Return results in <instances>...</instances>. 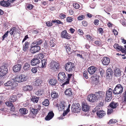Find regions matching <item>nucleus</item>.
Wrapping results in <instances>:
<instances>
[{"label":"nucleus","mask_w":126,"mask_h":126,"mask_svg":"<svg viewBox=\"0 0 126 126\" xmlns=\"http://www.w3.org/2000/svg\"><path fill=\"white\" fill-rule=\"evenodd\" d=\"M78 33L80 35H82L84 34V32L82 31L81 29H79L78 31Z\"/></svg>","instance_id":"nucleus-64"},{"label":"nucleus","mask_w":126,"mask_h":126,"mask_svg":"<svg viewBox=\"0 0 126 126\" xmlns=\"http://www.w3.org/2000/svg\"><path fill=\"white\" fill-rule=\"evenodd\" d=\"M24 89L26 91L31 90L32 89V87L31 86L28 85L25 86L24 88Z\"/></svg>","instance_id":"nucleus-40"},{"label":"nucleus","mask_w":126,"mask_h":126,"mask_svg":"<svg viewBox=\"0 0 126 126\" xmlns=\"http://www.w3.org/2000/svg\"><path fill=\"white\" fill-rule=\"evenodd\" d=\"M69 111V109L67 108L66 110L64 111L63 114V116H64L66 115Z\"/></svg>","instance_id":"nucleus-62"},{"label":"nucleus","mask_w":126,"mask_h":126,"mask_svg":"<svg viewBox=\"0 0 126 126\" xmlns=\"http://www.w3.org/2000/svg\"><path fill=\"white\" fill-rule=\"evenodd\" d=\"M19 111L22 115H23L27 114L28 112V110L26 108H22L19 110Z\"/></svg>","instance_id":"nucleus-30"},{"label":"nucleus","mask_w":126,"mask_h":126,"mask_svg":"<svg viewBox=\"0 0 126 126\" xmlns=\"http://www.w3.org/2000/svg\"><path fill=\"white\" fill-rule=\"evenodd\" d=\"M49 44L51 47H54L56 45V42L55 39H53V38H50L49 40Z\"/></svg>","instance_id":"nucleus-28"},{"label":"nucleus","mask_w":126,"mask_h":126,"mask_svg":"<svg viewBox=\"0 0 126 126\" xmlns=\"http://www.w3.org/2000/svg\"><path fill=\"white\" fill-rule=\"evenodd\" d=\"M42 103L43 105L45 106H47L49 104V100L47 99H46Z\"/></svg>","instance_id":"nucleus-45"},{"label":"nucleus","mask_w":126,"mask_h":126,"mask_svg":"<svg viewBox=\"0 0 126 126\" xmlns=\"http://www.w3.org/2000/svg\"><path fill=\"white\" fill-rule=\"evenodd\" d=\"M18 30L15 27H14L11 28L9 32L10 33L11 35H14L18 33Z\"/></svg>","instance_id":"nucleus-14"},{"label":"nucleus","mask_w":126,"mask_h":126,"mask_svg":"<svg viewBox=\"0 0 126 126\" xmlns=\"http://www.w3.org/2000/svg\"><path fill=\"white\" fill-rule=\"evenodd\" d=\"M27 79V77L22 75L19 76H17L15 78L14 80L15 81L20 82L24 81H26Z\"/></svg>","instance_id":"nucleus-5"},{"label":"nucleus","mask_w":126,"mask_h":126,"mask_svg":"<svg viewBox=\"0 0 126 126\" xmlns=\"http://www.w3.org/2000/svg\"><path fill=\"white\" fill-rule=\"evenodd\" d=\"M37 71V70L36 67H33L31 69L32 72L34 73H36Z\"/></svg>","instance_id":"nucleus-60"},{"label":"nucleus","mask_w":126,"mask_h":126,"mask_svg":"<svg viewBox=\"0 0 126 126\" xmlns=\"http://www.w3.org/2000/svg\"><path fill=\"white\" fill-rule=\"evenodd\" d=\"M114 75L116 77H119L121 76L122 75L120 70L118 68H116L114 70Z\"/></svg>","instance_id":"nucleus-22"},{"label":"nucleus","mask_w":126,"mask_h":126,"mask_svg":"<svg viewBox=\"0 0 126 126\" xmlns=\"http://www.w3.org/2000/svg\"><path fill=\"white\" fill-rule=\"evenodd\" d=\"M82 110L85 111H87L89 110L90 107L86 103H83L82 105Z\"/></svg>","instance_id":"nucleus-20"},{"label":"nucleus","mask_w":126,"mask_h":126,"mask_svg":"<svg viewBox=\"0 0 126 126\" xmlns=\"http://www.w3.org/2000/svg\"><path fill=\"white\" fill-rule=\"evenodd\" d=\"M87 99L90 102H94L97 101L98 99L95 94H91L89 95L87 97Z\"/></svg>","instance_id":"nucleus-10"},{"label":"nucleus","mask_w":126,"mask_h":126,"mask_svg":"<svg viewBox=\"0 0 126 126\" xmlns=\"http://www.w3.org/2000/svg\"><path fill=\"white\" fill-rule=\"evenodd\" d=\"M1 5L4 7H9L10 6V4L8 3V1H6L4 0L1 1L0 2Z\"/></svg>","instance_id":"nucleus-25"},{"label":"nucleus","mask_w":126,"mask_h":126,"mask_svg":"<svg viewBox=\"0 0 126 126\" xmlns=\"http://www.w3.org/2000/svg\"><path fill=\"white\" fill-rule=\"evenodd\" d=\"M51 96L52 98H55L58 97V94L56 92L53 91L51 92Z\"/></svg>","instance_id":"nucleus-38"},{"label":"nucleus","mask_w":126,"mask_h":126,"mask_svg":"<svg viewBox=\"0 0 126 126\" xmlns=\"http://www.w3.org/2000/svg\"><path fill=\"white\" fill-rule=\"evenodd\" d=\"M53 22H50V21H48L46 22V24L47 26L48 27H50L52 26L53 25Z\"/></svg>","instance_id":"nucleus-59"},{"label":"nucleus","mask_w":126,"mask_h":126,"mask_svg":"<svg viewBox=\"0 0 126 126\" xmlns=\"http://www.w3.org/2000/svg\"><path fill=\"white\" fill-rule=\"evenodd\" d=\"M21 68V65L20 64H17L13 66V69L14 72H17L20 71Z\"/></svg>","instance_id":"nucleus-12"},{"label":"nucleus","mask_w":126,"mask_h":126,"mask_svg":"<svg viewBox=\"0 0 126 126\" xmlns=\"http://www.w3.org/2000/svg\"><path fill=\"white\" fill-rule=\"evenodd\" d=\"M49 68L52 72H55L59 70L60 65L58 62L52 60L49 65Z\"/></svg>","instance_id":"nucleus-1"},{"label":"nucleus","mask_w":126,"mask_h":126,"mask_svg":"<svg viewBox=\"0 0 126 126\" xmlns=\"http://www.w3.org/2000/svg\"><path fill=\"white\" fill-rule=\"evenodd\" d=\"M35 94L38 96H40L42 95L41 91L40 90L36 91L35 92Z\"/></svg>","instance_id":"nucleus-55"},{"label":"nucleus","mask_w":126,"mask_h":126,"mask_svg":"<svg viewBox=\"0 0 126 126\" xmlns=\"http://www.w3.org/2000/svg\"><path fill=\"white\" fill-rule=\"evenodd\" d=\"M61 36L62 38H65L67 39H70L71 38L70 34L67 32L66 30L63 31L61 33Z\"/></svg>","instance_id":"nucleus-11"},{"label":"nucleus","mask_w":126,"mask_h":126,"mask_svg":"<svg viewBox=\"0 0 126 126\" xmlns=\"http://www.w3.org/2000/svg\"><path fill=\"white\" fill-rule=\"evenodd\" d=\"M27 8L29 10L32 9L34 7V6L31 4L27 3L26 5Z\"/></svg>","instance_id":"nucleus-47"},{"label":"nucleus","mask_w":126,"mask_h":126,"mask_svg":"<svg viewBox=\"0 0 126 126\" xmlns=\"http://www.w3.org/2000/svg\"><path fill=\"white\" fill-rule=\"evenodd\" d=\"M94 43L96 45L98 46L101 47L102 46L101 42L97 40L95 41L94 42Z\"/></svg>","instance_id":"nucleus-48"},{"label":"nucleus","mask_w":126,"mask_h":126,"mask_svg":"<svg viewBox=\"0 0 126 126\" xmlns=\"http://www.w3.org/2000/svg\"><path fill=\"white\" fill-rule=\"evenodd\" d=\"M97 70L96 67L94 66H92L88 68V71L90 74H94Z\"/></svg>","instance_id":"nucleus-17"},{"label":"nucleus","mask_w":126,"mask_h":126,"mask_svg":"<svg viewBox=\"0 0 126 126\" xmlns=\"http://www.w3.org/2000/svg\"><path fill=\"white\" fill-rule=\"evenodd\" d=\"M42 82L41 79H37L34 82V85L36 86H39L41 84Z\"/></svg>","instance_id":"nucleus-27"},{"label":"nucleus","mask_w":126,"mask_h":126,"mask_svg":"<svg viewBox=\"0 0 126 126\" xmlns=\"http://www.w3.org/2000/svg\"><path fill=\"white\" fill-rule=\"evenodd\" d=\"M74 19L71 17H67L66 18V20L67 22H71Z\"/></svg>","instance_id":"nucleus-53"},{"label":"nucleus","mask_w":126,"mask_h":126,"mask_svg":"<svg viewBox=\"0 0 126 126\" xmlns=\"http://www.w3.org/2000/svg\"><path fill=\"white\" fill-rule=\"evenodd\" d=\"M16 99L17 97L16 95L10 96L9 98V101L11 102L16 101Z\"/></svg>","instance_id":"nucleus-37"},{"label":"nucleus","mask_w":126,"mask_h":126,"mask_svg":"<svg viewBox=\"0 0 126 126\" xmlns=\"http://www.w3.org/2000/svg\"><path fill=\"white\" fill-rule=\"evenodd\" d=\"M72 90L71 88L67 89L64 92V94L66 95L70 96L72 94Z\"/></svg>","instance_id":"nucleus-24"},{"label":"nucleus","mask_w":126,"mask_h":126,"mask_svg":"<svg viewBox=\"0 0 126 126\" xmlns=\"http://www.w3.org/2000/svg\"><path fill=\"white\" fill-rule=\"evenodd\" d=\"M118 51H120L123 53H124L126 54V50L124 49V48H123V47L121 46H119V47L116 49Z\"/></svg>","instance_id":"nucleus-33"},{"label":"nucleus","mask_w":126,"mask_h":126,"mask_svg":"<svg viewBox=\"0 0 126 126\" xmlns=\"http://www.w3.org/2000/svg\"><path fill=\"white\" fill-rule=\"evenodd\" d=\"M64 103V102L62 101L59 104L58 107V109L59 110H63L64 109L65 107Z\"/></svg>","instance_id":"nucleus-26"},{"label":"nucleus","mask_w":126,"mask_h":126,"mask_svg":"<svg viewBox=\"0 0 126 126\" xmlns=\"http://www.w3.org/2000/svg\"><path fill=\"white\" fill-rule=\"evenodd\" d=\"M31 46L30 51L32 53H34L38 52L40 49V46L33 43L32 44Z\"/></svg>","instance_id":"nucleus-9"},{"label":"nucleus","mask_w":126,"mask_h":126,"mask_svg":"<svg viewBox=\"0 0 126 126\" xmlns=\"http://www.w3.org/2000/svg\"><path fill=\"white\" fill-rule=\"evenodd\" d=\"M38 107L37 109L32 108L31 110V112L29 115L30 116L34 118L37 114L38 111L40 110L41 109L40 106L38 105Z\"/></svg>","instance_id":"nucleus-6"},{"label":"nucleus","mask_w":126,"mask_h":126,"mask_svg":"<svg viewBox=\"0 0 126 126\" xmlns=\"http://www.w3.org/2000/svg\"><path fill=\"white\" fill-rule=\"evenodd\" d=\"M119 106L118 102H116L114 101H112L109 105L110 107L113 109L116 108Z\"/></svg>","instance_id":"nucleus-21"},{"label":"nucleus","mask_w":126,"mask_h":126,"mask_svg":"<svg viewBox=\"0 0 126 126\" xmlns=\"http://www.w3.org/2000/svg\"><path fill=\"white\" fill-rule=\"evenodd\" d=\"M64 67L65 70L69 72H74L75 69L74 64L70 62H68L65 65Z\"/></svg>","instance_id":"nucleus-2"},{"label":"nucleus","mask_w":126,"mask_h":126,"mask_svg":"<svg viewBox=\"0 0 126 126\" xmlns=\"http://www.w3.org/2000/svg\"><path fill=\"white\" fill-rule=\"evenodd\" d=\"M112 71L111 69H108L107 70V73L106 74V77L107 78L110 79L111 78L112 75L111 72Z\"/></svg>","instance_id":"nucleus-23"},{"label":"nucleus","mask_w":126,"mask_h":126,"mask_svg":"<svg viewBox=\"0 0 126 126\" xmlns=\"http://www.w3.org/2000/svg\"><path fill=\"white\" fill-rule=\"evenodd\" d=\"M52 22L53 23H57L58 24H61L62 25L63 24V23L60 20H58L55 19L52 20Z\"/></svg>","instance_id":"nucleus-44"},{"label":"nucleus","mask_w":126,"mask_h":126,"mask_svg":"<svg viewBox=\"0 0 126 126\" xmlns=\"http://www.w3.org/2000/svg\"><path fill=\"white\" fill-rule=\"evenodd\" d=\"M112 96L106 95L105 97V101L107 102H110L111 99V97Z\"/></svg>","instance_id":"nucleus-43"},{"label":"nucleus","mask_w":126,"mask_h":126,"mask_svg":"<svg viewBox=\"0 0 126 126\" xmlns=\"http://www.w3.org/2000/svg\"><path fill=\"white\" fill-rule=\"evenodd\" d=\"M41 67L42 68L45 67L47 64V60L46 59H43L41 60Z\"/></svg>","instance_id":"nucleus-35"},{"label":"nucleus","mask_w":126,"mask_h":126,"mask_svg":"<svg viewBox=\"0 0 126 126\" xmlns=\"http://www.w3.org/2000/svg\"><path fill=\"white\" fill-rule=\"evenodd\" d=\"M117 122V121L115 119H112L110 120L109 122L108 123V124L111 125L113 124H115Z\"/></svg>","instance_id":"nucleus-41"},{"label":"nucleus","mask_w":126,"mask_h":126,"mask_svg":"<svg viewBox=\"0 0 126 126\" xmlns=\"http://www.w3.org/2000/svg\"><path fill=\"white\" fill-rule=\"evenodd\" d=\"M97 31L99 33L102 34L104 33V31L103 29L100 27H99L97 28Z\"/></svg>","instance_id":"nucleus-49"},{"label":"nucleus","mask_w":126,"mask_h":126,"mask_svg":"<svg viewBox=\"0 0 126 126\" xmlns=\"http://www.w3.org/2000/svg\"><path fill=\"white\" fill-rule=\"evenodd\" d=\"M95 94L98 100H103V101L104 100L105 95L104 92L98 91V92H95Z\"/></svg>","instance_id":"nucleus-4"},{"label":"nucleus","mask_w":126,"mask_h":126,"mask_svg":"<svg viewBox=\"0 0 126 126\" xmlns=\"http://www.w3.org/2000/svg\"><path fill=\"white\" fill-rule=\"evenodd\" d=\"M58 80L62 82L66 81V79H67V77L64 72H61L59 73L58 75Z\"/></svg>","instance_id":"nucleus-8"},{"label":"nucleus","mask_w":126,"mask_h":126,"mask_svg":"<svg viewBox=\"0 0 126 126\" xmlns=\"http://www.w3.org/2000/svg\"><path fill=\"white\" fill-rule=\"evenodd\" d=\"M101 61L103 64L104 65H108L110 62V59L108 57H104L102 59Z\"/></svg>","instance_id":"nucleus-15"},{"label":"nucleus","mask_w":126,"mask_h":126,"mask_svg":"<svg viewBox=\"0 0 126 126\" xmlns=\"http://www.w3.org/2000/svg\"><path fill=\"white\" fill-rule=\"evenodd\" d=\"M9 32V31H7L5 34L3 35L2 37V41L5 38L7 37Z\"/></svg>","instance_id":"nucleus-56"},{"label":"nucleus","mask_w":126,"mask_h":126,"mask_svg":"<svg viewBox=\"0 0 126 126\" xmlns=\"http://www.w3.org/2000/svg\"><path fill=\"white\" fill-rule=\"evenodd\" d=\"M85 18V16L83 15L79 16L77 18L78 20H81Z\"/></svg>","instance_id":"nucleus-58"},{"label":"nucleus","mask_w":126,"mask_h":126,"mask_svg":"<svg viewBox=\"0 0 126 126\" xmlns=\"http://www.w3.org/2000/svg\"><path fill=\"white\" fill-rule=\"evenodd\" d=\"M56 79H50L48 81L49 84L52 85H55L57 83Z\"/></svg>","instance_id":"nucleus-29"},{"label":"nucleus","mask_w":126,"mask_h":126,"mask_svg":"<svg viewBox=\"0 0 126 126\" xmlns=\"http://www.w3.org/2000/svg\"><path fill=\"white\" fill-rule=\"evenodd\" d=\"M83 75L84 78L86 79H88V73L87 71H84L83 74Z\"/></svg>","instance_id":"nucleus-51"},{"label":"nucleus","mask_w":126,"mask_h":126,"mask_svg":"<svg viewBox=\"0 0 126 126\" xmlns=\"http://www.w3.org/2000/svg\"><path fill=\"white\" fill-rule=\"evenodd\" d=\"M59 17L61 19H63L66 18V16L64 14L61 13L59 15Z\"/></svg>","instance_id":"nucleus-61"},{"label":"nucleus","mask_w":126,"mask_h":126,"mask_svg":"<svg viewBox=\"0 0 126 126\" xmlns=\"http://www.w3.org/2000/svg\"><path fill=\"white\" fill-rule=\"evenodd\" d=\"M5 104L9 107H10L13 105L12 104V103L10 102V101H6L5 103Z\"/></svg>","instance_id":"nucleus-54"},{"label":"nucleus","mask_w":126,"mask_h":126,"mask_svg":"<svg viewBox=\"0 0 126 126\" xmlns=\"http://www.w3.org/2000/svg\"><path fill=\"white\" fill-rule=\"evenodd\" d=\"M17 85V83L15 82L14 81L11 86V88L13 90L15 89Z\"/></svg>","instance_id":"nucleus-42"},{"label":"nucleus","mask_w":126,"mask_h":126,"mask_svg":"<svg viewBox=\"0 0 126 126\" xmlns=\"http://www.w3.org/2000/svg\"><path fill=\"white\" fill-rule=\"evenodd\" d=\"M30 65L28 63H26L25 64L23 67V68L25 70H27L29 69Z\"/></svg>","instance_id":"nucleus-39"},{"label":"nucleus","mask_w":126,"mask_h":126,"mask_svg":"<svg viewBox=\"0 0 126 126\" xmlns=\"http://www.w3.org/2000/svg\"><path fill=\"white\" fill-rule=\"evenodd\" d=\"M8 72V69L6 66L3 65L0 67V78H2Z\"/></svg>","instance_id":"nucleus-7"},{"label":"nucleus","mask_w":126,"mask_h":126,"mask_svg":"<svg viewBox=\"0 0 126 126\" xmlns=\"http://www.w3.org/2000/svg\"><path fill=\"white\" fill-rule=\"evenodd\" d=\"M39 99V97L33 96L31 99V100L33 103H37L38 102Z\"/></svg>","instance_id":"nucleus-32"},{"label":"nucleus","mask_w":126,"mask_h":126,"mask_svg":"<svg viewBox=\"0 0 126 126\" xmlns=\"http://www.w3.org/2000/svg\"><path fill=\"white\" fill-rule=\"evenodd\" d=\"M74 76V74H68L67 75L68 78L67 77V79H66V81L62 84V86H64V85L69 84L70 78L71 76H73V77Z\"/></svg>","instance_id":"nucleus-18"},{"label":"nucleus","mask_w":126,"mask_h":126,"mask_svg":"<svg viewBox=\"0 0 126 126\" xmlns=\"http://www.w3.org/2000/svg\"><path fill=\"white\" fill-rule=\"evenodd\" d=\"M123 87L121 84H117L113 91L114 94L118 95L121 94L123 91Z\"/></svg>","instance_id":"nucleus-3"},{"label":"nucleus","mask_w":126,"mask_h":126,"mask_svg":"<svg viewBox=\"0 0 126 126\" xmlns=\"http://www.w3.org/2000/svg\"><path fill=\"white\" fill-rule=\"evenodd\" d=\"M73 5L74 8L76 9H79L80 7L79 5L76 3H74L73 4Z\"/></svg>","instance_id":"nucleus-52"},{"label":"nucleus","mask_w":126,"mask_h":126,"mask_svg":"<svg viewBox=\"0 0 126 126\" xmlns=\"http://www.w3.org/2000/svg\"><path fill=\"white\" fill-rule=\"evenodd\" d=\"M13 81H9L4 84L5 86H11Z\"/></svg>","instance_id":"nucleus-46"},{"label":"nucleus","mask_w":126,"mask_h":126,"mask_svg":"<svg viewBox=\"0 0 126 126\" xmlns=\"http://www.w3.org/2000/svg\"><path fill=\"white\" fill-rule=\"evenodd\" d=\"M54 115V114L52 111H50L45 118V120L46 121H49L52 118Z\"/></svg>","instance_id":"nucleus-19"},{"label":"nucleus","mask_w":126,"mask_h":126,"mask_svg":"<svg viewBox=\"0 0 126 126\" xmlns=\"http://www.w3.org/2000/svg\"><path fill=\"white\" fill-rule=\"evenodd\" d=\"M82 25L85 27L87 26L88 25L87 21L85 20L83 21L82 22Z\"/></svg>","instance_id":"nucleus-63"},{"label":"nucleus","mask_w":126,"mask_h":126,"mask_svg":"<svg viewBox=\"0 0 126 126\" xmlns=\"http://www.w3.org/2000/svg\"><path fill=\"white\" fill-rule=\"evenodd\" d=\"M40 63V60L37 58H34L32 60L31 62V65L35 66L39 64Z\"/></svg>","instance_id":"nucleus-16"},{"label":"nucleus","mask_w":126,"mask_h":126,"mask_svg":"<svg viewBox=\"0 0 126 126\" xmlns=\"http://www.w3.org/2000/svg\"><path fill=\"white\" fill-rule=\"evenodd\" d=\"M113 90L111 88H109L108 90H107L106 93V95L112 96V94Z\"/></svg>","instance_id":"nucleus-36"},{"label":"nucleus","mask_w":126,"mask_h":126,"mask_svg":"<svg viewBox=\"0 0 126 126\" xmlns=\"http://www.w3.org/2000/svg\"><path fill=\"white\" fill-rule=\"evenodd\" d=\"M66 51L68 54H72V52L70 51L71 49L69 47H67L66 46Z\"/></svg>","instance_id":"nucleus-57"},{"label":"nucleus","mask_w":126,"mask_h":126,"mask_svg":"<svg viewBox=\"0 0 126 126\" xmlns=\"http://www.w3.org/2000/svg\"><path fill=\"white\" fill-rule=\"evenodd\" d=\"M97 117L99 118H101L104 117L106 115L105 112L102 110L98 111L96 112Z\"/></svg>","instance_id":"nucleus-13"},{"label":"nucleus","mask_w":126,"mask_h":126,"mask_svg":"<svg viewBox=\"0 0 126 126\" xmlns=\"http://www.w3.org/2000/svg\"><path fill=\"white\" fill-rule=\"evenodd\" d=\"M44 55L42 53H40L38 54V55L37 58L40 59H43L44 57Z\"/></svg>","instance_id":"nucleus-50"},{"label":"nucleus","mask_w":126,"mask_h":126,"mask_svg":"<svg viewBox=\"0 0 126 126\" xmlns=\"http://www.w3.org/2000/svg\"><path fill=\"white\" fill-rule=\"evenodd\" d=\"M42 42V40L41 39H39L36 40V41L34 42L33 43L39 46L41 45Z\"/></svg>","instance_id":"nucleus-34"},{"label":"nucleus","mask_w":126,"mask_h":126,"mask_svg":"<svg viewBox=\"0 0 126 126\" xmlns=\"http://www.w3.org/2000/svg\"><path fill=\"white\" fill-rule=\"evenodd\" d=\"M29 43L27 41L26 42L25 44L23 45V50L24 51H26L28 48L29 45Z\"/></svg>","instance_id":"nucleus-31"}]
</instances>
